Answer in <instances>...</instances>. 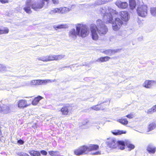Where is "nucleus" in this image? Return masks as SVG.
Instances as JSON below:
<instances>
[{"label": "nucleus", "mask_w": 156, "mask_h": 156, "mask_svg": "<svg viewBox=\"0 0 156 156\" xmlns=\"http://www.w3.org/2000/svg\"><path fill=\"white\" fill-rule=\"evenodd\" d=\"M112 16V18H113V16ZM113 19L112 20V22L111 23H112V27L114 30L115 31L118 30L120 28L123 22L119 18H116L115 19V20L113 22Z\"/></svg>", "instance_id": "obj_7"}, {"label": "nucleus", "mask_w": 156, "mask_h": 156, "mask_svg": "<svg viewBox=\"0 0 156 156\" xmlns=\"http://www.w3.org/2000/svg\"><path fill=\"white\" fill-rule=\"evenodd\" d=\"M151 14L153 16H156V7H153L151 8Z\"/></svg>", "instance_id": "obj_37"}, {"label": "nucleus", "mask_w": 156, "mask_h": 156, "mask_svg": "<svg viewBox=\"0 0 156 156\" xmlns=\"http://www.w3.org/2000/svg\"><path fill=\"white\" fill-rule=\"evenodd\" d=\"M117 121L123 125H126L128 123V122L126 119H118Z\"/></svg>", "instance_id": "obj_32"}, {"label": "nucleus", "mask_w": 156, "mask_h": 156, "mask_svg": "<svg viewBox=\"0 0 156 156\" xmlns=\"http://www.w3.org/2000/svg\"><path fill=\"white\" fill-rule=\"evenodd\" d=\"M100 13L103 16V19L104 23H111L112 16L117 15L118 13L115 10L109 7H102L99 10Z\"/></svg>", "instance_id": "obj_3"}, {"label": "nucleus", "mask_w": 156, "mask_h": 156, "mask_svg": "<svg viewBox=\"0 0 156 156\" xmlns=\"http://www.w3.org/2000/svg\"><path fill=\"white\" fill-rule=\"evenodd\" d=\"M43 98L40 96H39L35 98L32 101V104L34 105H37L39 101Z\"/></svg>", "instance_id": "obj_22"}, {"label": "nucleus", "mask_w": 156, "mask_h": 156, "mask_svg": "<svg viewBox=\"0 0 156 156\" xmlns=\"http://www.w3.org/2000/svg\"><path fill=\"white\" fill-rule=\"evenodd\" d=\"M49 0H42V1H45L46 2H47V3L48 4V2H49Z\"/></svg>", "instance_id": "obj_53"}, {"label": "nucleus", "mask_w": 156, "mask_h": 156, "mask_svg": "<svg viewBox=\"0 0 156 156\" xmlns=\"http://www.w3.org/2000/svg\"><path fill=\"white\" fill-rule=\"evenodd\" d=\"M88 122V120H86L84 121L83 122L82 125H85L86 124H87Z\"/></svg>", "instance_id": "obj_50"}, {"label": "nucleus", "mask_w": 156, "mask_h": 156, "mask_svg": "<svg viewBox=\"0 0 156 156\" xmlns=\"http://www.w3.org/2000/svg\"><path fill=\"white\" fill-rule=\"evenodd\" d=\"M100 153L99 152L97 151L95 153L93 154H94V155H98L100 154Z\"/></svg>", "instance_id": "obj_52"}, {"label": "nucleus", "mask_w": 156, "mask_h": 156, "mask_svg": "<svg viewBox=\"0 0 156 156\" xmlns=\"http://www.w3.org/2000/svg\"><path fill=\"white\" fill-rule=\"evenodd\" d=\"M9 30L7 27L0 28V34H7L9 32Z\"/></svg>", "instance_id": "obj_28"}, {"label": "nucleus", "mask_w": 156, "mask_h": 156, "mask_svg": "<svg viewBox=\"0 0 156 156\" xmlns=\"http://www.w3.org/2000/svg\"><path fill=\"white\" fill-rule=\"evenodd\" d=\"M17 143L20 144H23L24 142L22 140L20 139L17 141Z\"/></svg>", "instance_id": "obj_45"}, {"label": "nucleus", "mask_w": 156, "mask_h": 156, "mask_svg": "<svg viewBox=\"0 0 156 156\" xmlns=\"http://www.w3.org/2000/svg\"><path fill=\"white\" fill-rule=\"evenodd\" d=\"M147 7L146 5L138 6L137 9L138 15L142 17H145L147 15Z\"/></svg>", "instance_id": "obj_6"}, {"label": "nucleus", "mask_w": 156, "mask_h": 156, "mask_svg": "<svg viewBox=\"0 0 156 156\" xmlns=\"http://www.w3.org/2000/svg\"><path fill=\"white\" fill-rule=\"evenodd\" d=\"M115 4L119 8L122 9H126L128 6V4L126 2H122L119 0L117 1Z\"/></svg>", "instance_id": "obj_12"}, {"label": "nucleus", "mask_w": 156, "mask_h": 156, "mask_svg": "<svg viewBox=\"0 0 156 156\" xmlns=\"http://www.w3.org/2000/svg\"><path fill=\"white\" fill-rule=\"evenodd\" d=\"M37 80H33L31 81L30 84L31 85H37Z\"/></svg>", "instance_id": "obj_43"}, {"label": "nucleus", "mask_w": 156, "mask_h": 156, "mask_svg": "<svg viewBox=\"0 0 156 156\" xmlns=\"http://www.w3.org/2000/svg\"><path fill=\"white\" fill-rule=\"evenodd\" d=\"M41 154L43 155H46L47 154V152L45 151L42 150L41 151Z\"/></svg>", "instance_id": "obj_47"}, {"label": "nucleus", "mask_w": 156, "mask_h": 156, "mask_svg": "<svg viewBox=\"0 0 156 156\" xmlns=\"http://www.w3.org/2000/svg\"><path fill=\"white\" fill-rule=\"evenodd\" d=\"M77 35H78L77 32H76L74 29H72L69 32V37L73 39H75L76 38Z\"/></svg>", "instance_id": "obj_18"}, {"label": "nucleus", "mask_w": 156, "mask_h": 156, "mask_svg": "<svg viewBox=\"0 0 156 156\" xmlns=\"http://www.w3.org/2000/svg\"><path fill=\"white\" fill-rule=\"evenodd\" d=\"M96 24V25L91 24L90 26L92 37L94 40H97L98 38L97 31L100 35L102 36L106 34L108 31V28L101 20H97Z\"/></svg>", "instance_id": "obj_1"}, {"label": "nucleus", "mask_w": 156, "mask_h": 156, "mask_svg": "<svg viewBox=\"0 0 156 156\" xmlns=\"http://www.w3.org/2000/svg\"><path fill=\"white\" fill-rule=\"evenodd\" d=\"M17 154L20 156H29L28 154L22 152H18Z\"/></svg>", "instance_id": "obj_41"}, {"label": "nucleus", "mask_w": 156, "mask_h": 156, "mask_svg": "<svg viewBox=\"0 0 156 156\" xmlns=\"http://www.w3.org/2000/svg\"><path fill=\"white\" fill-rule=\"evenodd\" d=\"M65 56V55H55V60H60L63 58Z\"/></svg>", "instance_id": "obj_39"}, {"label": "nucleus", "mask_w": 156, "mask_h": 156, "mask_svg": "<svg viewBox=\"0 0 156 156\" xmlns=\"http://www.w3.org/2000/svg\"><path fill=\"white\" fill-rule=\"evenodd\" d=\"M106 102V101H103V102H101L99 104V105H100L101 104H104V103H105Z\"/></svg>", "instance_id": "obj_54"}, {"label": "nucleus", "mask_w": 156, "mask_h": 156, "mask_svg": "<svg viewBox=\"0 0 156 156\" xmlns=\"http://www.w3.org/2000/svg\"><path fill=\"white\" fill-rule=\"evenodd\" d=\"M156 85V82L153 80H146L143 84V86L147 88H150L153 86Z\"/></svg>", "instance_id": "obj_11"}, {"label": "nucleus", "mask_w": 156, "mask_h": 156, "mask_svg": "<svg viewBox=\"0 0 156 156\" xmlns=\"http://www.w3.org/2000/svg\"><path fill=\"white\" fill-rule=\"evenodd\" d=\"M76 28L78 35L82 37H86L89 34V29L86 25L82 24H78L76 25Z\"/></svg>", "instance_id": "obj_5"}, {"label": "nucleus", "mask_w": 156, "mask_h": 156, "mask_svg": "<svg viewBox=\"0 0 156 156\" xmlns=\"http://www.w3.org/2000/svg\"><path fill=\"white\" fill-rule=\"evenodd\" d=\"M101 0H97L94 4H89L85 5V6L87 8H93L99 5L103 4Z\"/></svg>", "instance_id": "obj_17"}, {"label": "nucleus", "mask_w": 156, "mask_h": 156, "mask_svg": "<svg viewBox=\"0 0 156 156\" xmlns=\"http://www.w3.org/2000/svg\"><path fill=\"white\" fill-rule=\"evenodd\" d=\"M120 16L121 19L124 21H127L129 20V14L126 11L121 12Z\"/></svg>", "instance_id": "obj_13"}, {"label": "nucleus", "mask_w": 156, "mask_h": 156, "mask_svg": "<svg viewBox=\"0 0 156 156\" xmlns=\"http://www.w3.org/2000/svg\"><path fill=\"white\" fill-rule=\"evenodd\" d=\"M110 58H111L108 56L101 57L98 58L97 60V61L98 62L101 61V62H106L108 61Z\"/></svg>", "instance_id": "obj_29"}, {"label": "nucleus", "mask_w": 156, "mask_h": 156, "mask_svg": "<svg viewBox=\"0 0 156 156\" xmlns=\"http://www.w3.org/2000/svg\"><path fill=\"white\" fill-rule=\"evenodd\" d=\"M72 109V107L69 104L64 105L61 108L60 111L62 112V115H67L69 110Z\"/></svg>", "instance_id": "obj_9"}, {"label": "nucleus", "mask_w": 156, "mask_h": 156, "mask_svg": "<svg viewBox=\"0 0 156 156\" xmlns=\"http://www.w3.org/2000/svg\"><path fill=\"white\" fill-rule=\"evenodd\" d=\"M37 59L39 61H41L43 62H48V59L47 56H42L38 57L37 58Z\"/></svg>", "instance_id": "obj_31"}, {"label": "nucleus", "mask_w": 156, "mask_h": 156, "mask_svg": "<svg viewBox=\"0 0 156 156\" xmlns=\"http://www.w3.org/2000/svg\"><path fill=\"white\" fill-rule=\"evenodd\" d=\"M53 27L55 29H56V28L61 29L66 28V25L64 24H61L60 25H58V26L55 25L53 26Z\"/></svg>", "instance_id": "obj_38"}, {"label": "nucleus", "mask_w": 156, "mask_h": 156, "mask_svg": "<svg viewBox=\"0 0 156 156\" xmlns=\"http://www.w3.org/2000/svg\"><path fill=\"white\" fill-rule=\"evenodd\" d=\"M69 66H64V67H63V68H68V67H69Z\"/></svg>", "instance_id": "obj_55"}, {"label": "nucleus", "mask_w": 156, "mask_h": 156, "mask_svg": "<svg viewBox=\"0 0 156 156\" xmlns=\"http://www.w3.org/2000/svg\"><path fill=\"white\" fill-rule=\"evenodd\" d=\"M0 2L2 4H4L8 3L9 1L8 0H0Z\"/></svg>", "instance_id": "obj_46"}, {"label": "nucleus", "mask_w": 156, "mask_h": 156, "mask_svg": "<svg viewBox=\"0 0 156 156\" xmlns=\"http://www.w3.org/2000/svg\"><path fill=\"white\" fill-rule=\"evenodd\" d=\"M18 107L20 108L23 109L28 106L26 100H21L18 102Z\"/></svg>", "instance_id": "obj_15"}, {"label": "nucleus", "mask_w": 156, "mask_h": 156, "mask_svg": "<svg viewBox=\"0 0 156 156\" xmlns=\"http://www.w3.org/2000/svg\"><path fill=\"white\" fill-rule=\"evenodd\" d=\"M49 13L51 14H54L56 13H60V8L53 9L51 10Z\"/></svg>", "instance_id": "obj_26"}, {"label": "nucleus", "mask_w": 156, "mask_h": 156, "mask_svg": "<svg viewBox=\"0 0 156 156\" xmlns=\"http://www.w3.org/2000/svg\"><path fill=\"white\" fill-rule=\"evenodd\" d=\"M60 13L61 14L68 12L71 10V9L66 7H60Z\"/></svg>", "instance_id": "obj_23"}, {"label": "nucleus", "mask_w": 156, "mask_h": 156, "mask_svg": "<svg viewBox=\"0 0 156 156\" xmlns=\"http://www.w3.org/2000/svg\"><path fill=\"white\" fill-rule=\"evenodd\" d=\"M156 127V124L154 123H152L150 124L148 126L149 131L154 129Z\"/></svg>", "instance_id": "obj_34"}, {"label": "nucleus", "mask_w": 156, "mask_h": 156, "mask_svg": "<svg viewBox=\"0 0 156 156\" xmlns=\"http://www.w3.org/2000/svg\"><path fill=\"white\" fill-rule=\"evenodd\" d=\"M138 39L139 41H141L143 40V37L142 36H141L140 37L138 38Z\"/></svg>", "instance_id": "obj_51"}, {"label": "nucleus", "mask_w": 156, "mask_h": 156, "mask_svg": "<svg viewBox=\"0 0 156 156\" xmlns=\"http://www.w3.org/2000/svg\"><path fill=\"white\" fill-rule=\"evenodd\" d=\"M52 3L55 5H58L59 3V0H51Z\"/></svg>", "instance_id": "obj_44"}, {"label": "nucleus", "mask_w": 156, "mask_h": 156, "mask_svg": "<svg viewBox=\"0 0 156 156\" xmlns=\"http://www.w3.org/2000/svg\"><path fill=\"white\" fill-rule=\"evenodd\" d=\"M17 154L20 156H29L28 154L22 152H18Z\"/></svg>", "instance_id": "obj_40"}, {"label": "nucleus", "mask_w": 156, "mask_h": 156, "mask_svg": "<svg viewBox=\"0 0 156 156\" xmlns=\"http://www.w3.org/2000/svg\"><path fill=\"white\" fill-rule=\"evenodd\" d=\"M37 85H44L47 84V83L49 82H52L54 81V80H37Z\"/></svg>", "instance_id": "obj_20"}, {"label": "nucleus", "mask_w": 156, "mask_h": 156, "mask_svg": "<svg viewBox=\"0 0 156 156\" xmlns=\"http://www.w3.org/2000/svg\"><path fill=\"white\" fill-rule=\"evenodd\" d=\"M36 0H27L23 9L26 13L30 14L32 12L31 7L34 10L37 11L42 9L44 5L43 1H36Z\"/></svg>", "instance_id": "obj_2"}, {"label": "nucleus", "mask_w": 156, "mask_h": 156, "mask_svg": "<svg viewBox=\"0 0 156 156\" xmlns=\"http://www.w3.org/2000/svg\"><path fill=\"white\" fill-rule=\"evenodd\" d=\"M156 112V110L154 108V106L152 107L151 109H148L147 112H145L147 114H151Z\"/></svg>", "instance_id": "obj_33"}, {"label": "nucleus", "mask_w": 156, "mask_h": 156, "mask_svg": "<svg viewBox=\"0 0 156 156\" xmlns=\"http://www.w3.org/2000/svg\"><path fill=\"white\" fill-rule=\"evenodd\" d=\"M10 110L9 107L5 105H2V103L0 102V111L4 114H7L9 112Z\"/></svg>", "instance_id": "obj_10"}, {"label": "nucleus", "mask_w": 156, "mask_h": 156, "mask_svg": "<svg viewBox=\"0 0 156 156\" xmlns=\"http://www.w3.org/2000/svg\"><path fill=\"white\" fill-rule=\"evenodd\" d=\"M98 105H95L91 107L90 109H92L93 110H98L100 109V108L98 107Z\"/></svg>", "instance_id": "obj_42"}, {"label": "nucleus", "mask_w": 156, "mask_h": 156, "mask_svg": "<svg viewBox=\"0 0 156 156\" xmlns=\"http://www.w3.org/2000/svg\"><path fill=\"white\" fill-rule=\"evenodd\" d=\"M37 85H44L47 84V83L49 82H52L54 81V80H37Z\"/></svg>", "instance_id": "obj_19"}, {"label": "nucleus", "mask_w": 156, "mask_h": 156, "mask_svg": "<svg viewBox=\"0 0 156 156\" xmlns=\"http://www.w3.org/2000/svg\"><path fill=\"white\" fill-rule=\"evenodd\" d=\"M155 148L151 145H149L147 148V150L150 153H154L155 152Z\"/></svg>", "instance_id": "obj_21"}, {"label": "nucleus", "mask_w": 156, "mask_h": 156, "mask_svg": "<svg viewBox=\"0 0 156 156\" xmlns=\"http://www.w3.org/2000/svg\"><path fill=\"white\" fill-rule=\"evenodd\" d=\"M7 67L4 65L0 64V72H3L7 71Z\"/></svg>", "instance_id": "obj_36"}, {"label": "nucleus", "mask_w": 156, "mask_h": 156, "mask_svg": "<svg viewBox=\"0 0 156 156\" xmlns=\"http://www.w3.org/2000/svg\"><path fill=\"white\" fill-rule=\"evenodd\" d=\"M90 150L88 146H83L79 148L76 149L74 151V153L77 156H80L83 154L87 150Z\"/></svg>", "instance_id": "obj_8"}, {"label": "nucleus", "mask_w": 156, "mask_h": 156, "mask_svg": "<svg viewBox=\"0 0 156 156\" xmlns=\"http://www.w3.org/2000/svg\"><path fill=\"white\" fill-rule=\"evenodd\" d=\"M30 154L32 156H40L41 154L39 151H32L30 152Z\"/></svg>", "instance_id": "obj_30"}, {"label": "nucleus", "mask_w": 156, "mask_h": 156, "mask_svg": "<svg viewBox=\"0 0 156 156\" xmlns=\"http://www.w3.org/2000/svg\"><path fill=\"white\" fill-rule=\"evenodd\" d=\"M101 2H102V4H104L107 2H108L110 1L109 0H101Z\"/></svg>", "instance_id": "obj_49"}, {"label": "nucleus", "mask_w": 156, "mask_h": 156, "mask_svg": "<svg viewBox=\"0 0 156 156\" xmlns=\"http://www.w3.org/2000/svg\"><path fill=\"white\" fill-rule=\"evenodd\" d=\"M126 117L129 119H131L133 118V115L132 114H128L126 116Z\"/></svg>", "instance_id": "obj_48"}, {"label": "nucleus", "mask_w": 156, "mask_h": 156, "mask_svg": "<svg viewBox=\"0 0 156 156\" xmlns=\"http://www.w3.org/2000/svg\"><path fill=\"white\" fill-rule=\"evenodd\" d=\"M89 149H90L89 150H87V151H90L93 150H96L98 149L99 146L98 145L95 144H91L90 145L89 147H88Z\"/></svg>", "instance_id": "obj_27"}, {"label": "nucleus", "mask_w": 156, "mask_h": 156, "mask_svg": "<svg viewBox=\"0 0 156 156\" xmlns=\"http://www.w3.org/2000/svg\"><path fill=\"white\" fill-rule=\"evenodd\" d=\"M91 126H93V125L92 123L91 125H90Z\"/></svg>", "instance_id": "obj_56"}, {"label": "nucleus", "mask_w": 156, "mask_h": 156, "mask_svg": "<svg viewBox=\"0 0 156 156\" xmlns=\"http://www.w3.org/2000/svg\"><path fill=\"white\" fill-rule=\"evenodd\" d=\"M47 57L48 59V62L51 61L55 60V55H47Z\"/></svg>", "instance_id": "obj_35"}, {"label": "nucleus", "mask_w": 156, "mask_h": 156, "mask_svg": "<svg viewBox=\"0 0 156 156\" xmlns=\"http://www.w3.org/2000/svg\"><path fill=\"white\" fill-rule=\"evenodd\" d=\"M126 133V131L120 130H115L112 132V133L115 135H121L122 134H125Z\"/></svg>", "instance_id": "obj_25"}, {"label": "nucleus", "mask_w": 156, "mask_h": 156, "mask_svg": "<svg viewBox=\"0 0 156 156\" xmlns=\"http://www.w3.org/2000/svg\"><path fill=\"white\" fill-rule=\"evenodd\" d=\"M124 142L123 141H118L113 138L108 139L106 143L108 146L112 148H118L123 150L124 149Z\"/></svg>", "instance_id": "obj_4"}, {"label": "nucleus", "mask_w": 156, "mask_h": 156, "mask_svg": "<svg viewBox=\"0 0 156 156\" xmlns=\"http://www.w3.org/2000/svg\"><path fill=\"white\" fill-rule=\"evenodd\" d=\"M119 51L120 50L119 49H108L103 51L102 52L104 53L106 55L110 56L115 54L116 53Z\"/></svg>", "instance_id": "obj_14"}, {"label": "nucleus", "mask_w": 156, "mask_h": 156, "mask_svg": "<svg viewBox=\"0 0 156 156\" xmlns=\"http://www.w3.org/2000/svg\"><path fill=\"white\" fill-rule=\"evenodd\" d=\"M129 5L131 9H133L136 5L135 0H129Z\"/></svg>", "instance_id": "obj_24"}, {"label": "nucleus", "mask_w": 156, "mask_h": 156, "mask_svg": "<svg viewBox=\"0 0 156 156\" xmlns=\"http://www.w3.org/2000/svg\"><path fill=\"white\" fill-rule=\"evenodd\" d=\"M124 149L126 145L128 148V151H130L131 150L134 149L135 147V146L133 144H131L130 141L129 140H125L124 141Z\"/></svg>", "instance_id": "obj_16"}]
</instances>
